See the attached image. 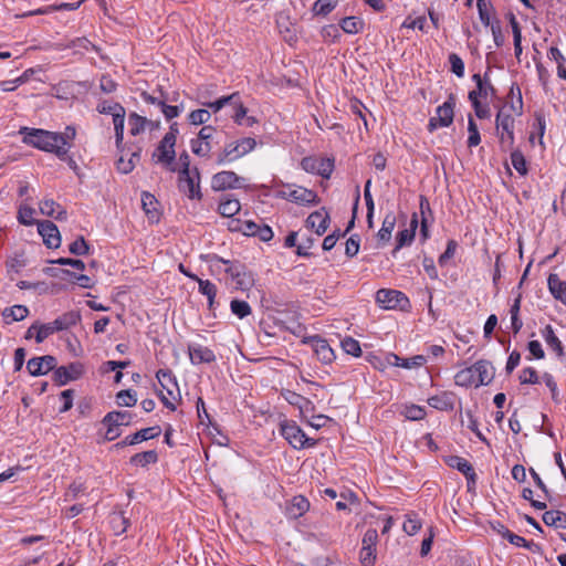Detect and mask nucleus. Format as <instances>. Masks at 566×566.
Returning a JSON list of instances; mask_svg holds the SVG:
<instances>
[{
    "label": "nucleus",
    "mask_w": 566,
    "mask_h": 566,
    "mask_svg": "<svg viewBox=\"0 0 566 566\" xmlns=\"http://www.w3.org/2000/svg\"><path fill=\"white\" fill-rule=\"evenodd\" d=\"M472 80L475 82L476 87L469 92L468 98L474 109L478 118L485 119L491 116V108L489 99H493L496 91L491 83L489 74H473Z\"/></svg>",
    "instance_id": "1"
},
{
    "label": "nucleus",
    "mask_w": 566,
    "mask_h": 566,
    "mask_svg": "<svg viewBox=\"0 0 566 566\" xmlns=\"http://www.w3.org/2000/svg\"><path fill=\"white\" fill-rule=\"evenodd\" d=\"M19 133L23 135V143L27 145L43 151L53 153L62 160L66 159L67 148L56 145V133L29 127H22Z\"/></svg>",
    "instance_id": "2"
},
{
    "label": "nucleus",
    "mask_w": 566,
    "mask_h": 566,
    "mask_svg": "<svg viewBox=\"0 0 566 566\" xmlns=\"http://www.w3.org/2000/svg\"><path fill=\"white\" fill-rule=\"evenodd\" d=\"M495 375L493 365L488 360H478L472 366L459 370L454 382L460 387H480L489 385Z\"/></svg>",
    "instance_id": "3"
},
{
    "label": "nucleus",
    "mask_w": 566,
    "mask_h": 566,
    "mask_svg": "<svg viewBox=\"0 0 566 566\" xmlns=\"http://www.w3.org/2000/svg\"><path fill=\"white\" fill-rule=\"evenodd\" d=\"M178 126L177 123H174L169 127V132L165 134L164 138L160 140L159 145L155 149L153 157L156 163L161 164L165 168L170 171H176L177 167L175 164V145L178 135Z\"/></svg>",
    "instance_id": "4"
},
{
    "label": "nucleus",
    "mask_w": 566,
    "mask_h": 566,
    "mask_svg": "<svg viewBox=\"0 0 566 566\" xmlns=\"http://www.w3.org/2000/svg\"><path fill=\"white\" fill-rule=\"evenodd\" d=\"M255 147L256 140L252 137L229 142L217 153L216 163L218 165L231 164L253 151Z\"/></svg>",
    "instance_id": "5"
},
{
    "label": "nucleus",
    "mask_w": 566,
    "mask_h": 566,
    "mask_svg": "<svg viewBox=\"0 0 566 566\" xmlns=\"http://www.w3.org/2000/svg\"><path fill=\"white\" fill-rule=\"evenodd\" d=\"M280 433L294 449L300 450L316 444V440L308 438L293 420H282L280 422Z\"/></svg>",
    "instance_id": "6"
},
{
    "label": "nucleus",
    "mask_w": 566,
    "mask_h": 566,
    "mask_svg": "<svg viewBox=\"0 0 566 566\" xmlns=\"http://www.w3.org/2000/svg\"><path fill=\"white\" fill-rule=\"evenodd\" d=\"M276 197L302 206H310L318 202V197L315 191L295 185H284L276 191Z\"/></svg>",
    "instance_id": "7"
},
{
    "label": "nucleus",
    "mask_w": 566,
    "mask_h": 566,
    "mask_svg": "<svg viewBox=\"0 0 566 566\" xmlns=\"http://www.w3.org/2000/svg\"><path fill=\"white\" fill-rule=\"evenodd\" d=\"M514 114L503 106L496 114L495 126L500 142L505 147L514 144Z\"/></svg>",
    "instance_id": "8"
},
{
    "label": "nucleus",
    "mask_w": 566,
    "mask_h": 566,
    "mask_svg": "<svg viewBox=\"0 0 566 566\" xmlns=\"http://www.w3.org/2000/svg\"><path fill=\"white\" fill-rule=\"evenodd\" d=\"M455 96L450 94L447 101L437 107L436 115L429 119L428 130L434 132L438 128L449 127L453 123Z\"/></svg>",
    "instance_id": "9"
},
{
    "label": "nucleus",
    "mask_w": 566,
    "mask_h": 566,
    "mask_svg": "<svg viewBox=\"0 0 566 566\" xmlns=\"http://www.w3.org/2000/svg\"><path fill=\"white\" fill-rule=\"evenodd\" d=\"M229 276L224 277L227 284L231 285L235 290L248 291L254 284V277L251 272L247 270V268L239 263L234 262L233 266L229 269Z\"/></svg>",
    "instance_id": "10"
},
{
    "label": "nucleus",
    "mask_w": 566,
    "mask_h": 566,
    "mask_svg": "<svg viewBox=\"0 0 566 566\" xmlns=\"http://www.w3.org/2000/svg\"><path fill=\"white\" fill-rule=\"evenodd\" d=\"M132 421V415L128 411L108 412L103 423L107 427L105 438L108 441L115 440L120 436V426H128Z\"/></svg>",
    "instance_id": "11"
},
{
    "label": "nucleus",
    "mask_w": 566,
    "mask_h": 566,
    "mask_svg": "<svg viewBox=\"0 0 566 566\" xmlns=\"http://www.w3.org/2000/svg\"><path fill=\"white\" fill-rule=\"evenodd\" d=\"M301 167L306 172L329 178L334 170V160L325 157L308 156L302 159Z\"/></svg>",
    "instance_id": "12"
},
{
    "label": "nucleus",
    "mask_w": 566,
    "mask_h": 566,
    "mask_svg": "<svg viewBox=\"0 0 566 566\" xmlns=\"http://www.w3.org/2000/svg\"><path fill=\"white\" fill-rule=\"evenodd\" d=\"M214 133V127L210 125L203 126L199 130L198 136L190 142L192 153L199 157L208 158L212 150L211 139Z\"/></svg>",
    "instance_id": "13"
},
{
    "label": "nucleus",
    "mask_w": 566,
    "mask_h": 566,
    "mask_svg": "<svg viewBox=\"0 0 566 566\" xmlns=\"http://www.w3.org/2000/svg\"><path fill=\"white\" fill-rule=\"evenodd\" d=\"M178 186L190 199H201L200 176L197 168L192 171H179Z\"/></svg>",
    "instance_id": "14"
},
{
    "label": "nucleus",
    "mask_w": 566,
    "mask_h": 566,
    "mask_svg": "<svg viewBox=\"0 0 566 566\" xmlns=\"http://www.w3.org/2000/svg\"><path fill=\"white\" fill-rule=\"evenodd\" d=\"M376 302L384 308H406L409 306L408 297L400 291L381 289L376 293Z\"/></svg>",
    "instance_id": "15"
},
{
    "label": "nucleus",
    "mask_w": 566,
    "mask_h": 566,
    "mask_svg": "<svg viewBox=\"0 0 566 566\" xmlns=\"http://www.w3.org/2000/svg\"><path fill=\"white\" fill-rule=\"evenodd\" d=\"M84 374V365L80 361H74L67 366L54 368L53 379L59 386H64L69 381L78 379Z\"/></svg>",
    "instance_id": "16"
},
{
    "label": "nucleus",
    "mask_w": 566,
    "mask_h": 566,
    "mask_svg": "<svg viewBox=\"0 0 566 566\" xmlns=\"http://www.w3.org/2000/svg\"><path fill=\"white\" fill-rule=\"evenodd\" d=\"M302 343L308 344L322 363L331 364L335 359L333 348L329 346L327 340L323 339L322 337L317 335L304 337Z\"/></svg>",
    "instance_id": "17"
},
{
    "label": "nucleus",
    "mask_w": 566,
    "mask_h": 566,
    "mask_svg": "<svg viewBox=\"0 0 566 566\" xmlns=\"http://www.w3.org/2000/svg\"><path fill=\"white\" fill-rule=\"evenodd\" d=\"M242 180L234 171L223 170L212 176L211 188L216 191L237 189L241 187Z\"/></svg>",
    "instance_id": "18"
},
{
    "label": "nucleus",
    "mask_w": 566,
    "mask_h": 566,
    "mask_svg": "<svg viewBox=\"0 0 566 566\" xmlns=\"http://www.w3.org/2000/svg\"><path fill=\"white\" fill-rule=\"evenodd\" d=\"M56 366V358L51 355L31 358L27 368L32 376L46 375L49 371L54 370Z\"/></svg>",
    "instance_id": "19"
},
{
    "label": "nucleus",
    "mask_w": 566,
    "mask_h": 566,
    "mask_svg": "<svg viewBox=\"0 0 566 566\" xmlns=\"http://www.w3.org/2000/svg\"><path fill=\"white\" fill-rule=\"evenodd\" d=\"M38 232L43 238L44 244L50 249H56L61 244V235L57 227L51 221L38 223Z\"/></svg>",
    "instance_id": "20"
},
{
    "label": "nucleus",
    "mask_w": 566,
    "mask_h": 566,
    "mask_svg": "<svg viewBox=\"0 0 566 566\" xmlns=\"http://www.w3.org/2000/svg\"><path fill=\"white\" fill-rule=\"evenodd\" d=\"M306 228L313 230L317 235H322L326 232L329 226V214L325 208L312 212L306 221Z\"/></svg>",
    "instance_id": "21"
},
{
    "label": "nucleus",
    "mask_w": 566,
    "mask_h": 566,
    "mask_svg": "<svg viewBox=\"0 0 566 566\" xmlns=\"http://www.w3.org/2000/svg\"><path fill=\"white\" fill-rule=\"evenodd\" d=\"M311 507L310 501L304 495H295L285 505V515L289 518L296 520L308 512Z\"/></svg>",
    "instance_id": "22"
},
{
    "label": "nucleus",
    "mask_w": 566,
    "mask_h": 566,
    "mask_svg": "<svg viewBox=\"0 0 566 566\" xmlns=\"http://www.w3.org/2000/svg\"><path fill=\"white\" fill-rule=\"evenodd\" d=\"M386 361L390 366L413 369L423 366L427 363V357L424 355H416L410 358H401L394 353H389L386 355Z\"/></svg>",
    "instance_id": "23"
},
{
    "label": "nucleus",
    "mask_w": 566,
    "mask_h": 566,
    "mask_svg": "<svg viewBox=\"0 0 566 566\" xmlns=\"http://www.w3.org/2000/svg\"><path fill=\"white\" fill-rule=\"evenodd\" d=\"M188 354L190 361L193 365H199L203 363L208 364L214 361L216 359V355L210 348L198 344L189 345Z\"/></svg>",
    "instance_id": "24"
},
{
    "label": "nucleus",
    "mask_w": 566,
    "mask_h": 566,
    "mask_svg": "<svg viewBox=\"0 0 566 566\" xmlns=\"http://www.w3.org/2000/svg\"><path fill=\"white\" fill-rule=\"evenodd\" d=\"M128 126L129 133L132 136H137L144 133L146 129H155L158 127V124L147 119L144 116H140L136 113H132L128 116Z\"/></svg>",
    "instance_id": "25"
},
{
    "label": "nucleus",
    "mask_w": 566,
    "mask_h": 566,
    "mask_svg": "<svg viewBox=\"0 0 566 566\" xmlns=\"http://www.w3.org/2000/svg\"><path fill=\"white\" fill-rule=\"evenodd\" d=\"M191 280L198 283L199 292L205 295L208 300L209 310L213 311L217 307L216 296H217V286L209 280H202L197 275H191Z\"/></svg>",
    "instance_id": "26"
},
{
    "label": "nucleus",
    "mask_w": 566,
    "mask_h": 566,
    "mask_svg": "<svg viewBox=\"0 0 566 566\" xmlns=\"http://www.w3.org/2000/svg\"><path fill=\"white\" fill-rule=\"evenodd\" d=\"M40 212L59 221L66 219L65 209L53 199H44L39 203Z\"/></svg>",
    "instance_id": "27"
},
{
    "label": "nucleus",
    "mask_w": 566,
    "mask_h": 566,
    "mask_svg": "<svg viewBox=\"0 0 566 566\" xmlns=\"http://www.w3.org/2000/svg\"><path fill=\"white\" fill-rule=\"evenodd\" d=\"M428 405L437 410L450 411L454 408V395L449 391L428 398Z\"/></svg>",
    "instance_id": "28"
},
{
    "label": "nucleus",
    "mask_w": 566,
    "mask_h": 566,
    "mask_svg": "<svg viewBox=\"0 0 566 566\" xmlns=\"http://www.w3.org/2000/svg\"><path fill=\"white\" fill-rule=\"evenodd\" d=\"M161 433V429L158 426L149 427L137 431L132 436H127L123 441L126 446H134L142 441L150 440L158 437Z\"/></svg>",
    "instance_id": "29"
},
{
    "label": "nucleus",
    "mask_w": 566,
    "mask_h": 566,
    "mask_svg": "<svg viewBox=\"0 0 566 566\" xmlns=\"http://www.w3.org/2000/svg\"><path fill=\"white\" fill-rule=\"evenodd\" d=\"M547 285L551 294L563 304H566V282L555 273L549 274Z\"/></svg>",
    "instance_id": "30"
},
{
    "label": "nucleus",
    "mask_w": 566,
    "mask_h": 566,
    "mask_svg": "<svg viewBox=\"0 0 566 566\" xmlns=\"http://www.w3.org/2000/svg\"><path fill=\"white\" fill-rule=\"evenodd\" d=\"M448 464L451 468H454L458 471H460L461 473H463L469 481H472L473 483L475 482V478H476L475 471H474L473 467L471 465V463L468 460H465L464 458L451 457L448 460Z\"/></svg>",
    "instance_id": "31"
},
{
    "label": "nucleus",
    "mask_w": 566,
    "mask_h": 566,
    "mask_svg": "<svg viewBox=\"0 0 566 566\" xmlns=\"http://www.w3.org/2000/svg\"><path fill=\"white\" fill-rule=\"evenodd\" d=\"M396 226V216L392 212L384 217L381 228L377 233V239L381 244H386L391 239V233Z\"/></svg>",
    "instance_id": "32"
},
{
    "label": "nucleus",
    "mask_w": 566,
    "mask_h": 566,
    "mask_svg": "<svg viewBox=\"0 0 566 566\" xmlns=\"http://www.w3.org/2000/svg\"><path fill=\"white\" fill-rule=\"evenodd\" d=\"M240 209L241 205L238 199L230 196H224L220 200L218 211L222 217L232 218L240 212Z\"/></svg>",
    "instance_id": "33"
},
{
    "label": "nucleus",
    "mask_w": 566,
    "mask_h": 566,
    "mask_svg": "<svg viewBox=\"0 0 566 566\" xmlns=\"http://www.w3.org/2000/svg\"><path fill=\"white\" fill-rule=\"evenodd\" d=\"M417 227H418V218H417V214H413L410 220V227L407 229L400 230L398 232L396 250H399L402 247L408 245L413 241Z\"/></svg>",
    "instance_id": "34"
},
{
    "label": "nucleus",
    "mask_w": 566,
    "mask_h": 566,
    "mask_svg": "<svg viewBox=\"0 0 566 566\" xmlns=\"http://www.w3.org/2000/svg\"><path fill=\"white\" fill-rule=\"evenodd\" d=\"M542 337L544 338L547 346L554 350L558 357L564 356V348L559 340V338L555 335V332L551 325L545 326L542 332Z\"/></svg>",
    "instance_id": "35"
},
{
    "label": "nucleus",
    "mask_w": 566,
    "mask_h": 566,
    "mask_svg": "<svg viewBox=\"0 0 566 566\" xmlns=\"http://www.w3.org/2000/svg\"><path fill=\"white\" fill-rule=\"evenodd\" d=\"M233 263L234 262H232V261L224 260L217 255H212L209 259L210 272H211V274L217 275V276L224 274L227 277L230 274L229 269L233 266Z\"/></svg>",
    "instance_id": "36"
},
{
    "label": "nucleus",
    "mask_w": 566,
    "mask_h": 566,
    "mask_svg": "<svg viewBox=\"0 0 566 566\" xmlns=\"http://www.w3.org/2000/svg\"><path fill=\"white\" fill-rule=\"evenodd\" d=\"M276 25L280 34L283 36L284 41L292 44L297 40L295 29L292 28V24L287 17L280 15L276 19Z\"/></svg>",
    "instance_id": "37"
},
{
    "label": "nucleus",
    "mask_w": 566,
    "mask_h": 566,
    "mask_svg": "<svg viewBox=\"0 0 566 566\" xmlns=\"http://www.w3.org/2000/svg\"><path fill=\"white\" fill-rule=\"evenodd\" d=\"M282 396L290 405L297 407L302 413L313 406L311 400L292 390L282 391Z\"/></svg>",
    "instance_id": "38"
},
{
    "label": "nucleus",
    "mask_w": 566,
    "mask_h": 566,
    "mask_svg": "<svg viewBox=\"0 0 566 566\" xmlns=\"http://www.w3.org/2000/svg\"><path fill=\"white\" fill-rule=\"evenodd\" d=\"M29 314V310L24 305H13L9 308H6L2 313L4 319L8 323L11 322H20L24 319Z\"/></svg>",
    "instance_id": "39"
},
{
    "label": "nucleus",
    "mask_w": 566,
    "mask_h": 566,
    "mask_svg": "<svg viewBox=\"0 0 566 566\" xmlns=\"http://www.w3.org/2000/svg\"><path fill=\"white\" fill-rule=\"evenodd\" d=\"M543 522L548 526L566 528V513L562 511H547L543 514Z\"/></svg>",
    "instance_id": "40"
},
{
    "label": "nucleus",
    "mask_w": 566,
    "mask_h": 566,
    "mask_svg": "<svg viewBox=\"0 0 566 566\" xmlns=\"http://www.w3.org/2000/svg\"><path fill=\"white\" fill-rule=\"evenodd\" d=\"M157 205H158V201L154 195H151L149 192L142 193V206H143L145 213L148 216L149 219L158 218Z\"/></svg>",
    "instance_id": "41"
},
{
    "label": "nucleus",
    "mask_w": 566,
    "mask_h": 566,
    "mask_svg": "<svg viewBox=\"0 0 566 566\" xmlns=\"http://www.w3.org/2000/svg\"><path fill=\"white\" fill-rule=\"evenodd\" d=\"M125 109L120 113L113 114V124L115 130V142L117 148H120L124 140V127H125Z\"/></svg>",
    "instance_id": "42"
},
{
    "label": "nucleus",
    "mask_w": 566,
    "mask_h": 566,
    "mask_svg": "<svg viewBox=\"0 0 566 566\" xmlns=\"http://www.w3.org/2000/svg\"><path fill=\"white\" fill-rule=\"evenodd\" d=\"M339 25L345 33L357 34L363 30L364 21L357 17H346Z\"/></svg>",
    "instance_id": "43"
},
{
    "label": "nucleus",
    "mask_w": 566,
    "mask_h": 566,
    "mask_svg": "<svg viewBox=\"0 0 566 566\" xmlns=\"http://www.w3.org/2000/svg\"><path fill=\"white\" fill-rule=\"evenodd\" d=\"M156 378L161 387L166 389L169 395H172V389L177 388V381L172 373L168 369H159L156 374Z\"/></svg>",
    "instance_id": "44"
},
{
    "label": "nucleus",
    "mask_w": 566,
    "mask_h": 566,
    "mask_svg": "<svg viewBox=\"0 0 566 566\" xmlns=\"http://www.w3.org/2000/svg\"><path fill=\"white\" fill-rule=\"evenodd\" d=\"M77 316L73 313H66L61 317H57L49 324L52 326L54 333L67 329L69 327L76 324Z\"/></svg>",
    "instance_id": "45"
},
{
    "label": "nucleus",
    "mask_w": 566,
    "mask_h": 566,
    "mask_svg": "<svg viewBox=\"0 0 566 566\" xmlns=\"http://www.w3.org/2000/svg\"><path fill=\"white\" fill-rule=\"evenodd\" d=\"M158 460L157 452L154 450L136 453L130 458V462L137 467H146L156 463Z\"/></svg>",
    "instance_id": "46"
},
{
    "label": "nucleus",
    "mask_w": 566,
    "mask_h": 566,
    "mask_svg": "<svg viewBox=\"0 0 566 566\" xmlns=\"http://www.w3.org/2000/svg\"><path fill=\"white\" fill-rule=\"evenodd\" d=\"M520 307H521V297H516L510 308L511 328L514 334H517L523 326V322L520 318Z\"/></svg>",
    "instance_id": "47"
},
{
    "label": "nucleus",
    "mask_w": 566,
    "mask_h": 566,
    "mask_svg": "<svg viewBox=\"0 0 566 566\" xmlns=\"http://www.w3.org/2000/svg\"><path fill=\"white\" fill-rule=\"evenodd\" d=\"M76 136V129L73 126H67L63 133H56V145L64 146L67 148V151L72 147V143Z\"/></svg>",
    "instance_id": "48"
},
{
    "label": "nucleus",
    "mask_w": 566,
    "mask_h": 566,
    "mask_svg": "<svg viewBox=\"0 0 566 566\" xmlns=\"http://www.w3.org/2000/svg\"><path fill=\"white\" fill-rule=\"evenodd\" d=\"M401 413L407 418L408 420H422L427 412L426 409L418 405H406L401 411Z\"/></svg>",
    "instance_id": "49"
},
{
    "label": "nucleus",
    "mask_w": 566,
    "mask_h": 566,
    "mask_svg": "<svg viewBox=\"0 0 566 566\" xmlns=\"http://www.w3.org/2000/svg\"><path fill=\"white\" fill-rule=\"evenodd\" d=\"M340 346L343 350L348 355H352L354 357H359L361 355L359 342L350 336H347L344 339H342Z\"/></svg>",
    "instance_id": "50"
},
{
    "label": "nucleus",
    "mask_w": 566,
    "mask_h": 566,
    "mask_svg": "<svg viewBox=\"0 0 566 566\" xmlns=\"http://www.w3.org/2000/svg\"><path fill=\"white\" fill-rule=\"evenodd\" d=\"M478 11H479V18L481 22L485 27H491L493 22H491V12H492V6L486 0H478L476 2Z\"/></svg>",
    "instance_id": "51"
},
{
    "label": "nucleus",
    "mask_w": 566,
    "mask_h": 566,
    "mask_svg": "<svg viewBox=\"0 0 566 566\" xmlns=\"http://www.w3.org/2000/svg\"><path fill=\"white\" fill-rule=\"evenodd\" d=\"M230 308L232 314L241 319L251 314V306L245 301L232 300Z\"/></svg>",
    "instance_id": "52"
},
{
    "label": "nucleus",
    "mask_w": 566,
    "mask_h": 566,
    "mask_svg": "<svg viewBox=\"0 0 566 566\" xmlns=\"http://www.w3.org/2000/svg\"><path fill=\"white\" fill-rule=\"evenodd\" d=\"M468 133H469L468 146L469 147L478 146L481 143V136H480L478 125L471 115L468 118Z\"/></svg>",
    "instance_id": "53"
},
{
    "label": "nucleus",
    "mask_w": 566,
    "mask_h": 566,
    "mask_svg": "<svg viewBox=\"0 0 566 566\" xmlns=\"http://www.w3.org/2000/svg\"><path fill=\"white\" fill-rule=\"evenodd\" d=\"M34 214L35 210L32 207L22 205L18 211V220L21 224L32 226L35 222Z\"/></svg>",
    "instance_id": "54"
},
{
    "label": "nucleus",
    "mask_w": 566,
    "mask_h": 566,
    "mask_svg": "<svg viewBox=\"0 0 566 566\" xmlns=\"http://www.w3.org/2000/svg\"><path fill=\"white\" fill-rule=\"evenodd\" d=\"M116 402L118 406L133 407L137 402L136 392L130 389L122 390L116 395Z\"/></svg>",
    "instance_id": "55"
},
{
    "label": "nucleus",
    "mask_w": 566,
    "mask_h": 566,
    "mask_svg": "<svg viewBox=\"0 0 566 566\" xmlns=\"http://www.w3.org/2000/svg\"><path fill=\"white\" fill-rule=\"evenodd\" d=\"M422 524L418 518L417 514L411 513L407 515L406 521L403 522L402 528L408 535H415L421 528Z\"/></svg>",
    "instance_id": "56"
},
{
    "label": "nucleus",
    "mask_w": 566,
    "mask_h": 566,
    "mask_svg": "<svg viewBox=\"0 0 566 566\" xmlns=\"http://www.w3.org/2000/svg\"><path fill=\"white\" fill-rule=\"evenodd\" d=\"M511 163L514 169L521 175L527 174V166L524 155L520 150H514L511 154Z\"/></svg>",
    "instance_id": "57"
},
{
    "label": "nucleus",
    "mask_w": 566,
    "mask_h": 566,
    "mask_svg": "<svg viewBox=\"0 0 566 566\" xmlns=\"http://www.w3.org/2000/svg\"><path fill=\"white\" fill-rule=\"evenodd\" d=\"M210 118H211L210 112L205 108L195 109L188 116V119H189L190 124H192V125L206 124L210 120Z\"/></svg>",
    "instance_id": "58"
},
{
    "label": "nucleus",
    "mask_w": 566,
    "mask_h": 566,
    "mask_svg": "<svg viewBox=\"0 0 566 566\" xmlns=\"http://www.w3.org/2000/svg\"><path fill=\"white\" fill-rule=\"evenodd\" d=\"M518 379L522 385H534L539 382L537 371L533 367H526L522 369Z\"/></svg>",
    "instance_id": "59"
},
{
    "label": "nucleus",
    "mask_w": 566,
    "mask_h": 566,
    "mask_svg": "<svg viewBox=\"0 0 566 566\" xmlns=\"http://www.w3.org/2000/svg\"><path fill=\"white\" fill-rule=\"evenodd\" d=\"M337 4V0H317L313 10L316 14L326 15L332 12Z\"/></svg>",
    "instance_id": "60"
},
{
    "label": "nucleus",
    "mask_w": 566,
    "mask_h": 566,
    "mask_svg": "<svg viewBox=\"0 0 566 566\" xmlns=\"http://www.w3.org/2000/svg\"><path fill=\"white\" fill-rule=\"evenodd\" d=\"M449 63L451 66V72L454 73L459 78H462L464 76L463 60L457 53H451L449 55Z\"/></svg>",
    "instance_id": "61"
},
{
    "label": "nucleus",
    "mask_w": 566,
    "mask_h": 566,
    "mask_svg": "<svg viewBox=\"0 0 566 566\" xmlns=\"http://www.w3.org/2000/svg\"><path fill=\"white\" fill-rule=\"evenodd\" d=\"M401 28L418 29V30H420L422 32H427V20H426V17H418V18H415V19H412L411 17H408L402 22Z\"/></svg>",
    "instance_id": "62"
},
{
    "label": "nucleus",
    "mask_w": 566,
    "mask_h": 566,
    "mask_svg": "<svg viewBox=\"0 0 566 566\" xmlns=\"http://www.w3.org/2000/svg\"><path fill=\"white\" fill-rule=\"evenodd\" d=\"M69 250L72 254L75 255H85L88 253L90 247L83 237H80L74 242H72L69 247Z\"/></svg>",
    "instance_id": "63"
},
{
    "label": "nucleus",
    "mask_w": 566,
    "mask_h": 566,
    "mask_svg": "<svg viewBox=\"0 0 566 566\" xmlns=\"http://www.w3.org/2000/svg\"><path fill=\"white\" fill-rule=\"evenodd\" d=\"M359 557L363 566H373L376 559V548L361 546Z\"/></svg>",
    "instance_id": "64"
}]
</instances>
